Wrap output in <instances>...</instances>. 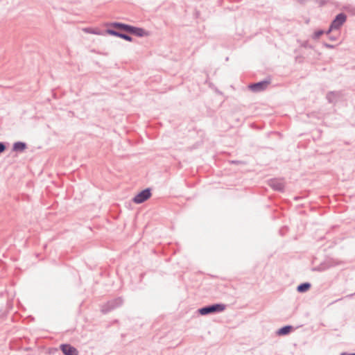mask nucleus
<instances>
[{
	"label": "nucleus",
	"instance_id": "nucleus-14",
	"mask_svg": "<svg viewBox=\"0 0 355 355\" xmlns=\"http://www.w3.org/2000/svg\"><path fill=\"white\" fill-rule=\"evenodd\" d=\"M107 33L110 34V35H114V36H117V37H120V34L121 33H119L114 31H112V30H108L107 31Z\"/></svg>",
	"mask_w": 355,
	"mask_h": 355
},
{
	"label": "nucleus",
	"instance_id": "nucleus-10",
	"mask_svg": "<svg viewBox=\"0 0 355 355\" xmlns=\"http://www.w3.org/2000/svg\"><path fill=\"white\" fill-rule=\"evenodd\" d=\"M128 32H130L131 33H133V34H135V35H139V36H143V35H145V31L143 29L139 28L132 27V26L130 27V29H129Z\"/></svg>",
	"mask_w": 355,
	"mask_h": 355
},
{
	"label": "nucleus",
	"instance_id": "nucleus-3",
	"mask_svg": "<svg viewBox=\"0 0 355 355\" xmlns=\"http://www.w3.org/2000/svg\"><path fill=\"white\" fill-rule=\"evenodd\" d=\"M152 196V189L146 188L135 196L132 201L135 204H141L148 200Z\"/></svg>",
	"mask_w": 355,
	"mask_h": 355
},
{
	"label": "nucleus",
	"instance_id": "nucleus-13",
	"mask_svg": "<svg viewBox=\"0 0 355 355\" xmlns=\"http://www.w3.org/2000/svg\"><path fill=\"white\" fill-rule=\"evenodd\" d=\"M25 148V144L21 142L15 143L14 145L15 150H22Z\"/></svg>",
	"mask_w": 355,
	"mask_h": 355
},
{
	"label": "nucleus",
	"instance_id": "nucleus-15",
	"mask_svg": "<svg viewBox=\"0 0 355 355\" xmlns=\"http://www.w3.org/2000/svg\"><path fill=\"white\" fill-rule=\"evenodd\" d=\"M119 37L123 38V39H124L125 40H128V41H131L132 40L131 37L130 36H128L127 35L121 34V33L120 34V37Z\"/></svg>",
	"mask_w": 355,
	"mask_h": 355
},
{
	"label": "nucleus",
	"instance_id": "nucleus-6",
	"mask_svg": "<svg viewBox=\"0 0 355 355\" xmlns=\"http://www.w3.org/2000/svg\"><path fill=\"white\" fill-rule=\"evenodd\" d=\"M60 349L64 355H78L77 349L69 344H62Z\"/></svg>",
	"mask_w": 355,
	"mask_h": 355
},
{
	"label": "nucleus",
	"instance_id": "nucleus-8",
	"mask_svg": "<svg viewBox=\"0 0 355 355\" xmlns=\"http://www.w3.org/2000/svg\"><path fill=\"white\" fill-rule=\"evenodd\" d=\"M311 285L309 282L302 283L297 286V291L299 293H304V292L307 291L311 288Z\"/></svg>",
	"mask_w": 355,
	"mask_h": 355
},
{
	"label": "nucleus",
	"instance_id": "nucleus-1",
	"mask_svg": "<svg viewBox=\"0 0 355 355\" xmlns=\"http://www.w3.org/2000/svg\"><path fill=\"white\" fill-rule=\"evenodd\" d=\"M225 308L226 305L224 304H214L199 309L198 313L202 315H205L210 313L222 312Z\"/></svg>",
	"mask_w": 355,
	"mask_h": 355
},
{
	"label": "nucleus",
	"instance_id": "nucleus-7",
	"mask_svg": "<svg viewBox=\"0 0 355 355\" xmlns=\"http://www.w3.org/2000/svg\"><path fill=\"white\" fill-rule=\"evenodd\" d=\"M268 82H260V83H257L251 85L250 86V88L254 92H259V91H261V90H263L264 89H266V87L268 86Z\"/></svg>",
	"mask_w": 355,
	"mask_h": 355
},
{
	"label": "nucleus",
	"instance_id": "nucleus-17",
	"mask_svg": "<svg viewBox=\"0 0 355 355\" xmlns=\"http://www.w3.org/2000/svg\"><path fill=\"white\" fill-rule=\"evenodd\" d=\"M340 355H355V353L348 354L346 352H343Z\"/></svg>",
	"mask_w": 355,
	"mask_h": 355
},
{
	"label": "nucleus",
	"instance_id": "nucleus-9",
	"mask_svg": "<svg viewBox=\"0 0 355 355\" xmlns=\"http://www.w3.org/2000/svg\"><path fill=\"white\" fill-rule=\"evenodd\" d=\"M292 329H293L292 326H290V325L284 326V327L280 328L277 331V334L282 335V336L287 335L291 331Z\"/></svg>",
	"mask_w": 355,
	"mask_h": 355
},
{
	"label": "nucleus",
	"instance_id": "nucleus-12",
	"mask_svg": "<svg viewBox=\"0 0 355 355\" xmlns=\"http://www.w3.org/2000/svg\"><path fill=\"white\" fill-rule=\"evenodd\" d=\"M112 26L114 28H121V29H123V30L126 31H128L129 29H130V26L125 25V24H120V23H114V24H113Z\"/></svg>",
	"mask_w": 355,
	"mask_h": 355
},
{
	"label": "nucleus",
	"instance_id": "nucleus-11",
	"mask_svg": "<svg viewBox=\"0 0 355 355\" xmlns=\"http://www.w3.org/2000/svg\"><path fill=\"white\" fill-rule=\"evenodd\" d=\"M83 31L87 33L99 35L100 31L97 28H86L83 29Z\"/></svg>",
	"mask_w": 355,
	"mask_h": 355
},
{
	"label": "nucleus",
	"instance_id": "nucleus-16",
	"mask_svg": "<svg viewBox=\"0 0 355 355\" xmlns=\"http://www.w3.org/2000/svg\"><path fill=\"white\" fill-rule=\"evenodd\" d=\"M4 150H5V146L2 143H0V153L3 152Z\"/></svg>",
	"mask_w": 355,
	"mask_h": 355
},
{
	"label": "nucleus",
	"instance_id": "nucleus-2",
	"mask_svg": "<svg viewBox=\"0 0 355 355\" xmlns=\"http://www.w3.org/2000/svg\"><path fill=\"white\" fill-rule=\"evenodd\" d=\"M123 301L121 297H116L115 299L111 300L101 306V312L103 313H107L114 309L121 306L123 304Z\"/></svg>",
	"mask_w": 355,
	"mask_h": 355
},
{
	"label": "nucleus",
	"instance_id": "nucleus-5",
	"mask_svg": "<svg viewBox=\"0 0 355 355\" xmlns=\"http://www.w3.org/2000/svg\"><path fill=\"white\" fill-rule=\"evenodd\" d=\"M346 21V15L340 13L336 17V19L332 21L331 26H330V31L333 29H338Z\"/></svg>",
	"mask_w": 355,
	"mask_h": 355
},
{
	"label": "nucleus",
	"instance_id": "nucleus-4",
	"mask_svg": "<svg viewBox=\"0 0 355 355\" xmlns=\"http://www.w3.org/2000/svg\"><path fill=\"white\" fill-rule=\"evenodd\" d=\"M268 184L275 191L283 192L284 191L285 184L283 179H269Z\"/></svg>",
	"mask_w": 355,
	"mask_h": 355
}]
</instances>
